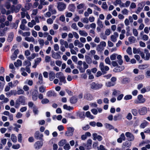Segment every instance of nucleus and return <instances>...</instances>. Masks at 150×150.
<instances>
[{
  "mask_svg": "<svg viewBox=\"0 0 150 150\" xmlns=\"http://www.w3.org/2000/svg\"><path fill=\"white\" fill-rule=\"evenodd\" d=\"M118 55L117 54L114 53L111 55L110 56V58L111 60H114L116 59V56Z\"/></svg>",
  "mask_w": 150,
  "mask_h": 150,
  "instance_id": "nucleus-41",
  "label": "nucleus"
},
{
  "mask_svg": "<svg viewBox=\"0 0 150 150\" xmlns=\"http://www.w3.org/2000/svg\"><path fill=\"white\" fill-rule=\"evenodd\" d=\"M144 52L146 54L145 60H149L150 57V53L149 52L148 50L146 49H144Z\"/></svg>",
  "mask_w": 150,
  "mask_h": 150,
  "instance_id": "nucleus-18",
  "label": "nucleus"
},
{
  "mask_svg": "<svg viewBox=\"0 0 150 150\" xmlns=\"http://www.w3.org/2000/svg\"><path fill=\"white\" fill-rule=\"evenodd\" d=\"M24 65L26 66L27 67L30 66L31 65V63L29 61H25L23 63Z\"/></svg>",
  "mask_w": 150,
  "mask_h": 150,
  "instance_id": "nucleus-57",
  "label": "nucleus"
},
{
  "mask_svg": "<svg viewBox=\"0 0 150 150\" xmlns=\"http://www.w3.org/2000/svg\"><path fill=\"white\" fill-rule=\"evenodd\" d=\"M86 60L87 63L88 64L91 63L92 61L91 59L88 56H86Z\"/></svg>",
  "mask_w": 150,
  "mask_h": 150,
  "instance_id": "nucleus-37",
  "label": "nucleus"
},
{
  "mask_svg": "<svg viewBox=\"0 0 150 150\" xmlns=\"http://www.w3.org/2000/svg\"><path fill=\"white\" fill-rule=\"evenodd\" d=\"M49 100L47 98L43 99L41 101V103L42 104H46L49 103Z\"/></svg>",
  "mask_w": 150,
  "mask_h": 150,
  "instance_id": "nucleus-56",
  "label": "nucleus"
},
{
  "mask_svg": "<svg viewBox=\"0 0 150 150\" xmlns=\"http://www.w3.org/2000/svg\"><path fill=\"white\" fill-rule=\"evenodd\" d=\"M132 98V96L131 95H127L125 96L124 97V99L125 100L131 99Z\"/></svg>",
  "mask_w": 150,
  "mask_h": 150,
  "instance_id": "nucleus-49",
  "label": "nucleus"
},
{
  "mask_svg": "<svg viewBox=\"0 0 150 150\" xmlns=\"http://www.w3.org/2000/svg\"><path fill=\"white\" fill-rule=\"evenodd\" d=\"M128 39L131 43H134L136 40L134 36H131L129 37Z\"/></svg>",
  "mask_w": 150,
  "mask_h": 150,
  "instance_id": "nucleus-29",
  "label": "nucleus"
},
{
  "mask_svg": "<svg viewBox=\"0 0 150 150\" xmlns=\"http://www.w3.org/2000/svg\"><path fill=\"white\" fill-rule=\"evenodd\" d=\"M39 43L41 46H43L44 44V40L42 39H40L38 40Z\"/></svg>",
  "mask_w": 150,
  "mask_h": 150,
  "instance_id": "nucleus-47",
  "label": "nucleus"
},
{
  "mask_svg": "<svg viewBox=\"0 0 150 150\" xmlns=\"http://www.w3.org/2000/svg\"><path fill=\"white\" fill-rule=\"evenodd\" d=\"M79 35L82 36L86 37L88 35L87 33L84 30H79Z\"/></svg>",
  "mask_w": 150,
  "mask_h": 150,
  "instance_id": "nucleus-24",
  "label": "nucleus"
},
{
  "mask_svg": "<svg viewBox=\"0 0 150 150\" xmlns=\"http://www.w3.org/2000/svg\"><path fill=\"white\" fill-rule=\"evenodd\" d=\"M126 52L129 55H132V50L131 47H128L126 50Z\"/></svg>",
  "mask_w": 150,
  "mask_h": 150,
  "instance_id": "nucleus-42",
  "label": "nucleus"
},
{
  "mask_svg": "<svg viewBox=\"0 0 150 150\" xmlns=\"http://www.w3.org/2000/svg\"><path fill=\"white\" fill-rule=\"evenodd\" d=\"M81 21L83 23H87L89 22L88 19L87 18H81Z\"/></svg>",
  "mask_w": 150,
  "mask_h": 150,
  "instance_id": "nucleus-43",
  "label": "nucleus"
},
{
  "mask_svg": "<svg viewBox=\"0 0 150 150\" xmlns=\"http://www.w3.org/2000/svg\"><path fill=\"white\" fill-rule=\"evenodd\" d=\"M40 2L41 4L43 5H48L49 4L48 2L45 1V0H40Z\"/></svg>",
  "mask_w": 150,
  "mask_h": 150,
  "instance_id": "nucleus-62",
  "label": "nucleus"
},
{
  "mask_svg": "<svg viewBox=\"0 0 150 150\" xmlns=\"http://www.w3.org/2000/svg\"><path fill=\"white\" fill-rule=\"evenodd\" d=\"M35 138L37 140H42L43 137V135L40 133L39 131H36L35 133Z\"/></svg>",
  "mask_w": 150,
  "mask_h": 150,
  "instance_id": "nucleus-11",
  "label": "nucleus"
},
{
  "mask_svg": "<svg viewBox=\"0 0 150 150\" xmlns=\"http://www.w3.org/2000/svg\"><path fill=\"white\" fill-rule=\"evenodd\" d=\"M145 99L142 95H139L137 96V99L135 100L134 103L136 104H140L144 103L145 101Z\"/></svg>",
  "mask_w": 150,
  "mask_h": 150,
  "instance_id": "nucleus-5",
  "label": "nucleus"
},
{
  "mask_svg": "<svg viewBox=\"0 0 150 150\" xmlns=\"http://www.w3.org/2000/svg\"><path fill=\"white\" fill-rule=\"evenodd\" d=\"M99 67L100 70L103 73H105L106 71H108L109 69V67L107 66H105L104 63L103 62H101L99 65Z\"/></svg>",
  "mask_w": 150,
  "mask_h": 150,
  "instance_id": "nucleus-6",
  "label": "nucleus"
},
{
  "mask_svg": "<svg viewBox=\"0 0 150 150\" xmlns=\"http://www.w3.org/2000/svg\"><path fill=\"white\" fill-rule=\"evenodd\" d=\"M132 32L134 36L136 37H137L138 36V33L137 30L135 28L133 29L132 30Z\"/></svg>",
  "mask_w": 150,
  "mask_h": 150,
  "instance_id": "nucleus-51",
  "label": "nucleus"
},
{
  "mask_svg": "<svg viewBox=\"0 0 150 150\" xmlns=\"http://www.w3.org/2000/svg\"><path fill=\"white\" fill-rule=\"evenodd\" d=\"M30 35V32H25L22 33V35L23 36H29Z\"/></svg>",
  "mask_w": 150,
  "mask_h": 150,
  "instance_id": "nucleus-63",
  "label": "nucleus"
},
{
  "mask_svg": "<svg viewBox=\"0 0 150 150\" xmlns=\"http://www.w3.org/2000/svg\"><path fill=\"white\" fill-rule=\"evenodd\" d=\"M125 135L129 141H132L134 139V137L133 134L129 132H126L125 133Z\"/></svg>",
  "mask_w": 150,
  "mask_h": 150,
  "instance_id": "nucleus-7",
  "label": "nucleus"
},
{
  "mask_svg": "<svg viewBox=\"0 0 150 150\" xmlns=\"http://www.w3.org/2000/svg\"><path fill=\"white\" fill-rule=\"evenodd\" d=\"M117 59L118 60L117 62L118 64L121 65L123 63V61L122 59V57L120 55H118L117 56Z\"/></svg>",
  "mask_w": 150,
  "mask_h": 150,
  "instance_id": "nucleus-23",
  "label": "nucleus"
},
{
  "mask_svg": "<svg viewBox=\"0 0 150 150\" xmlns=\"http://www.w3.org/2000/svg\"><path fill=\"white\" fill-rule=\"evenodd\" d=\"M105 125L106 128L109 130L114 128L113 126L109 124L106 123L105 124Z\"/></svg>",
  "mask_w": 150,
  "mask_h": 150,
  "instance_id": "nucleus-34",
  "label": "nucleus"
},
{
  "mask_svg": "<svg viewBox=\"0 0 150 150\" xmlns=\"http://www.w3.org/2000/svg\"><path fill=\"white\" fill-rule=\"evenodd\" d=\"M64 149L65 150H69L70 149V146L69 144H66L64 146Z\"/></svg>",
  "mask_w": 150,
  "mask_h": 150,
  "instance_id": "nucleus-59",
  "label": "nucleus"
},
{
  "mask_svg": "<svg viewBox=\"0 0 150 150\" xmlns=\"http://www.w3.org/2000/svg\"><path fill=\"white\" fill-rule=\"evenodd\" d=\"M145 5V4H144V2H142L139 4L138 5L139 6L137 10L136 11V13L137 14H139V13L142 10L143 7Z\"/></svg>",
  "mask_w": 150,
  "mask_h": 150,
  "instance_id": "nucleus-13",
  "label": "nucleus"
},
{
  "mask_svg": "<svg viewBox=\"0 0 150 150\" xmlns=\"http://www.w3.org/2000/svg\"><path fill=\"white\" fill-rule=\"evenodd\" d=\"M51 59V57L49 56H46L45 58V61L46 62H49Z\"/></svg>",
  "mask_w": 150,
  "mask_h": 150,
  "instance_id": "nucleus-53",
  "label": "nucleus"
},
{
  "mask_svg": "<svg viewBox=\"0 0 150 150\" xmlns=\"http://www.w3.org/2000/svg\"><path fill=\"white\" fill-rule=\"evenodd\" d=\"M5 6L8 9L10 8L11 13H13L14 12L16 13L18 12L20 9L21 8V4H18L16 7L13 5L11 6L9 2H7L5 4Z\"/></svg>",
  "mask_w": 150,
  "mask_h": 150,
  "instance_id": "nucleus-1",
  "label": "nucleus"
},
{
  "mask_svg": "<svg viewBox=\"0 0 150 150\" xmlns=\"http://www.w3.org/2000/svg\"><path fill=\"white\" fill-rule=\"evenodd\" d=\"M103 86L102 83H96L93 82L90 84V87L93 90H98L101 88Z\"/></svg>",
  "mask_w": 150,
  "mask_h": 150,
  "instance_id": "nucleus-3",
  "label": "nucleus"
},
{
  "mask_svg": "<svg viewBox=\"0 0 150 150\" xmlns=\"http://www.w3.org/2000/svg\"><path fill=\"white\" fill-rule=\"evenodd\" d=\"M106 46V43L104 41H101L100 44L97 45L96 47V50L98 52H101L104 49V47Z\"/></svg>",
  "mask_w": 150,
  "mask_h": 150,
  "instance_id": "nucleus-4",
  "label": "nucleus"
},
{
  "mask_svg": "<svg viewBox=\"0 0 150 150\" xmlns=\"http://www.w3.org/2000/svg\"><path fill=\"white\" fill-rule=\"evenodd\" d=\"M149 91H150V87H147L146 88L144 87L141 89V93H144Z\"/></svg>",
  "mask_w": 150,
  "mask_h": 150,
  "instance_id": "nucleus-21",
  "label": "nucleus"
},
{
  "mask_svg": "<svg viewBox=\"0 0 150 150\" xmlns=\"http://www.w3.org/2000/svg\"><path fill=\"white\" fill-rule=\"evenodd\" d=\"M66 140L64 139H62L58 143V145L60 146H63L66 143Z\"/></svg>",
  "mask_w": 150,
  "mask_h": 150,
  "instance_id": "nucleus-30",
  "label": "nucleus"
},
{
  "mask_svg": "<svg viewBox=\"0 0 150 150\" xmlns=\"http://www.w3.org/2000/svg\"><path fill=\"white\" fill-rule=\"evenodd\" d=\"M102 8L104 9H106L107 8L108 6L106 2H103L102 5Z\"/></svg>",
  "mask_w": 150,
  "mask_h": 150,
  "instance_id": "nucleus-55",
  "label": "nucleus"
},
{
  "mask_svg": "<svg viewBox=\"0 0 150 150\" xmlns=\"http://www.w3.org/2000/svg\"><path fill=\"white\" fill-rule=\"evenodd\" d=\"M64 76L63 73L62 72L57 73L56 74V77L59 79Z\"/></svg>",
  "mask_w": 150,
  "mask_h": 150,
  "instance_id": "nucleus-38",
  "label": "nucleus"
},
{
  "mask_svg": "<svg viewBox=\"0 0 150 150\" xmlns=\"http://www.w3.org/2000/svg\"><path fill=\"white\" fill-rule=\"evenodd\" d=\"M38 92L37 91L35 90L34 91L32 94V98L33 100L35 101L38 99Z\"/></svg>",
  "mask_w": 150,
  "mask_h": 150,
  "instance_id": "nucleus-16",
  "label": "nucleus"
},
{
  "mask_svg": "<svg viewBox=\"0 0 150 150\" xmlns=\"http://www.w3.org/2000/svg\"><path fill=\"white\" fill-rule=\"evenodd\" d=\"M69 10L73 12L76 9L75 6L73 4H69L68 7Z\"/></svg>",
  "mask_w": 150,
  "mask_h": 150,
  "instance_id": "nucleus-27",
  "label": "nucleus"
},
{
  "mask_svg": "<svg viewBox=\"0 0 150 150\" xmlns=\"http://www.w3.org/2000/svg\"><path fill=\"white\" fill-rule=\"evenodd\" d=\"M47 95L48 97H51L52 96H55L56 95L54 91H49L47 93Z\"/></svg>",
  "mask_w": 150,
  "mask_h": 150,
  "instance_id": "nucleus-32",
  "label": "nucleus"
},
{
  "mask_svg": "<svg viewBox=\"0 0 150 150\" xmlns=\"http://www.w3.org/2000/svg\"><path fill=\"white\" fill-rule=\"evenodd\" d=\"M133 52L134 54H139L141 52L140 48L137 49L136 48L134 47L133 49Z\"/></svg>",
  "mask_w": 150,
  "mask_h": 150,
  "instance_id": "nucleus-33",
  "label": "nucleus"
},
{
  "mask_svg": "<svg viewBox=\"0 0 150 150\" xmlns=\"http://www.w3.org/2000/svg\"><path fill=\"white\" fill-rule=\"evenodd\" d=\"M13 34L12 32L9 35L8 40L9 41H11L13 38Z\"/></svg>",
  "mask_w": 150,
  "mask_h": 150,
  "instance_id": "nucleus-45",
  "label": "nucleus"
},
{
  "mask_svg": "<svg viewBox=\"0 0 150 150\" xmlns=\"http://www.w3.org/2000/svg\"><path fill=\"white\" fill-rule=\"evenodd\" d=\"M147 67L146 64L141 65L139 66V68L141 69H144Z\"/></svg>",
  "mask_w": 150,
  "mask_h": 150,
  "instance_id": "nucleus-54",
  "label": "nucleus"
},
{
  "mask_svg": "<svg viewBox=\"0 0 150 150\" xmlns=\"http://www.w3.org/2000/svg\"><path fill=\"white\" fill-rule=\"evenodd\" d=\"M56 16H52L51 18H49L47 19V22L48 24L51 25L53 23V21L56 18Z\"/></svg>",
  "mask_w": 150,
  "mask_h": 150,
  "instance_id": "nucleus-17",
  "label": "nucleus"
},
{
  "mask_svg": "<svg viewBox=\"0 0 150 150\" xmlns=\"http://www.w3.org/2000/svg\"><path fill=\"white\" fill-rule=\"evenodd\" d=\"M21 104L24 105L25 104V98L24 96H20L15 102V107L16 108H19Z\"/></svg>",
  "mask_w": 150,
  "mask_h": 150,
  "instance_id": "nucleus-2",
  "label": "nucleus"
},
{
  "mask_svg": "<svg viewBox=\"0 0 150 150\" xmlns=\"http://www.w3.org/2000/svg\"><path fill=\"white\" fill-rule=\"evenodd\" d=\"M90 96V95L89 94L86 93L84 95V98L87 100H90L91 98H89Z\"/></svg>",
  "mask_w": 150,
  "mask_h": 150,
  "instance_id": "nucleus-61",
  "label": "nucleus"
},
{
  "mask_svg": "<svg viewBox=\"0 0 150 150\" xmlns=\"http://www.w3.org/2000/svg\"><path fill=\"white\" fill-rule=\"evenodd\" d=\"M92 144V141L91 139H88L87 144V148L88 150L90 149L91 148V145Z\"/></svg>",
  "mask_w": 150,
  "mask_h": 150,
  "instance_id": "nucleus-22",
  "label": "nucleus"
},
{
  "mask_svg": "<svg viewBox=\"0 0 150 150\" xmlns=\"http://www.w3.org/2000/svg\"><path fill=\"white\" fill-rule=\"evenodd\" d=\"M131 112L134 116H137L138 114V111L135 109H133L132 110Z\"/></svg>",
  "mask_w": 150,
  "mask_h": 150,
  "instance_id": "nucleus-44",
  "label": "nucleus"
},
{
  "mask_svg": "<svg viewBox=\"0 0 150 150\" xmlns=\"http://www.w3.org/2000/svg\"><path fill=\"white\" fill-rule=\"evenodd\" d=\"M63 107L64 109H66L67 110H70L72 109V108L70 106H67V105H64Z\"/></svg>",
  "mask_w": 150,
  "mask_h": 150,
  "instance_id": "nucleus-48",
  "label": "nucleus"
},
{
  "mask_svg": "<svg viewBox=\"0 0 150 150\" xmlns=\"http://www.w3.org/2000/svg\"><path fill=\"white\" fill-rule=\"evenodd\" d=\"M74 131V128L72 127L68 128L67 131L65 132L66 136L69 137L72 136Z\"/></svg>",
  "mask_w": 150,
  "mask_h": 150,
  "instance_id": "nucleus-9",
  "label": "nucleus"
},
{
  "mask_svg": "<svg viewBox=\"0 0 150 150\" xmlns=\"http://www.w3.org/2000/svg\"><path fill=\"white\" fill-rule=\"evenodd\" d=\"M60 81V82H63L64 83H66V81L65 80V78L64 76H63L62 77L59 79Z\"/></svg>",
  "mask_w": 150,
  "mask_h": 150,
  "instance_id": "nucleus-60",
  "label": "nucleus"
},
{
  "mask_svg": "<svg viewBox=\"0 0 150 150\" xmlns=\"http://www.w3.org/2000/svg\"><path fill=\"white\" fill-rule=\"evenodd\" d=\"M1 12L2 14H6V15H8L10 14L11 12V11H8L7 12L5 9L2 8L1 10Z\"/></svg>",
  "mask_w": 150,
  "mask_h": 150,
  "instance_id": "nucleus-28",
  "label": "nucleus"
},
{
  "mask_svg": "<svg viewBox=\"0 0 150 150\" xmlns=\"http://www.w3.org/2000/svg\"><path fill=\"white\" fill-rule=\"evenodd\" d=\"M122 13L124 15H128L129 11L126 8H124L121 11Z\"/></svg>",
  "mask_w": 150,
  "mask_h": 150,
  "instance_id": "nucleus-46",
  "label": "nucleus"
},
{
  "mask_svg": "<svg viewBox=\"0 0 150 150\" xmlns=\"http://www.w3.org/2000/svg\"><path fill=\"white\" fill-rule=\"evenodd\" d=\"M42 60V59L40 57L38 58L35 59V63L37 64H38Z\"/></svg>",
  "mask_w": 150,
  "mask_h": 150,
  "instance_id": "nucleus-50",
  "label": "nucleus"
},
{
  "mask_svg": "<svg viewBox=\"0 0 150 150\" xmlns=\"http://www.w3.org/2000/svg\"><path fill=\"white\" fill-rule=\"evenodd\" d=\"M55 73L53 71H50L49 74V79L50 81H53L55 78Z\"/></svg>",
  "mask_w": 150,
  "mask_h": 150,
  "instance_id": "nucleus-15",
  "label": "nucleus"
},
{
  "mask_svg": "<svg viewBox=\"0 0 150 150\" xmlns=\"http://www.w3.org/2000/svg\"><path fill=\"white\" fill-rule=\"evenodd\" d=\"M105 63L107 64L110 65L111 64V61L109 57H107L105 59Z\"/></svg>",
  "mask_w": 150,
  "mask_h": 150,
  "instance_id": "nucleus-58",
  "label": "nucleus"
},
{
  "mask_svg": "<svg viewBox=\"0 0 150 150\" xmlns=\"http://www.w3.org/2000/svg\"><path fill=\"white\" fill-rule=\"evenodd\" d=\"M115 85L114 83L110 81L107 82L105 83V85L108 87H110L112 86H114Z\"/></svg>",
  "mask_w": 150,
  "mask_h": 150,
  "instance_id": "nucleus-39",
  "label": "nucleus"
},
{
  "mask_svg": "<svg viewBox=\"0 0 150 150\" xmlns=\"http://www.w3.org/2000/svg\"><path fill=\"white\" fill-rule=\"evenodd\" d=\"M14 64L16 67H18L21 66L22 64V62L20 60H18L16 62L14 63Z\"/></svg>",
  "mask_w": 150,
  "mask_h": 150,
  "instance_id": "nucleus-31",
  "label": "nucleus"
},
{
  "mask_svg": "<svg viewBox=\"0 0 150 150\" xmlns=\"http://www.w3.org/2000/svg\"><path fill=\"white\" fill-rule=\"evenodd\" d=\"M97 24L98 25V26H99L100 28H103V26L102 24V22L99 19H98Z\"/></svg>",
  "mask_w": 150,
  "mask_h": 150,
  "instance_id": "nucleus-40",
  "label": "nucleus"
},
{
  "mask_svg": "<svg viewBox=\"0 0 150 150\" xmlns=\"http://www.w3.org/2000/svg\"><path fill=\"white\" fill-rule=\"evenodd\" d=\"M81 73H83L85 71V70L83 67H82L81 66H79L78 67Z\"/></svg>",
  "mask_w": 150,
  "mask_h": 150,
  "instance_id": "nucleus-64",
  "label": "nucleus"
},
{
  "mask_svg": "<svg viewBox=\"0 0 150 150\" xmlns=\"http://www.w3.org/2000/svg\"><path fill=\"white\" fill-rule=\"evenodd\" d=\"M25 40L29 42H35V39L32 37H26L25 38Z\"/></svg>",
  "mask_w": 150,
  "mask_h": 150,
  "instance_id": "nucleus-26",
  "label": "nucleus"
},
{
  "mask_svg": "<svg viewBox=\"0 0 150 150\" xmlns=\"http://www.w3.org/2000/svg\"><path fill=\"white\" fill-rule=\"evenodd\" d=\"M124 69L125 67L124 66H122L116 67L114 69L113 71L115 72H119L122 71Z\"/></svg>",
  "mask_w": 150,
  "mask_h": 150,
  "instance_id": "nucleus-19",
  "label": "nucleus"
},
{
  "mask_svg": "<svg viewBox=\"0 0 150 150\" xmlns=\"http://www.w3.org/2000/svg\"><path fill=\"white\" fill-rule=\"evenodd\" d=\"M118 37V33L117 32H115L114 33L113 35L111 36V40L112 42H115L117 41V39Z\"/></svg>",
  "mask_w": 150,
  "mask_h": 150,
  "instance_id": "nucleus-14",
  "label": "nucleus"
},
{
  "mask_svg": "<svg viewBox=\"0 0 150 150\" xmlns=\"http://www.w3.org/2000/svg\"><path fill=\"white\" fill-rule=\"evenodd\" d=\"M86 116L91 119H93L94 118L93 116L91 114V113L89 111H87L86 113Z\"/></svg>",
  "mask_w": 150,
  "mask_h": 150,
  "instance_id": "nucleus-36",
  "label": "nucleus"
},
{
  "mask_svg": "<svg viewBox=\"0 0 150 150\" xmlns=\"http://www.w3.org/2000/svg\"><path fill=\"white\" fill-rule=\"evenodd\" d=\"M11 138L13 142L16 143L17 142V137L14 134H11Z\"/></svg>",
  "mask_w": 150,
  "mask_h": 150,
  "instance_id": "nucleus-35",
  "label": "nucleus"
},
{
  "mask_svg": "<svg viewBox=\"0 0 150 150\" xmlns=\"http://www.w3.org/2000/svg\"><path fill=\"white\" fill-rule=\"evenodd\" d=\"M39 82L40 83H42L43 81V77L42 74H39Z\"/></svg>",
  "mask_w": 150,
  "mask_h": 150,
  "instance_id": "nucleus-52",
  "label": "nucleus"
},
{
  "mask_svg": "<svg viewBox=\"0 0 150 150\" xmlns=\"http://www.w3.org/2000/svg\"><path fill=\"white\" fill-rule=\"evenodd\" d=\"M66 4L62 2H59L58 3L57 8L59 11H62L64 10L66 8Z\"/></svg>",
  "mask_w": 150,
  "mask_h": 150,
  "instance_id": "nucleus-8",
  "label": "nucleus"
},
{
  "mask_svg": "<svg viewBox=\"0 0 150 150\" xmlns=\"http://www.w3.org/2000/svg\"><path fill=\"white\" fill-rule=\"evenodd\" d=\"M139 114L141 115L146 114L147 112V110L146 107H144L140 108L138 110Z\"/></svg>",
  "mask_w": 150,
  "mask_h": 150,
  "instance_id": "nucleus-10",
  "label": "nucleus"
},
{
  "mask_svg": "<svg viewBox=\"0 0 150 150\" xmlns=\"http://www.w3.org/2000/svg\"><path fill=\"white\" fill-rule=\"evenodd\" d=\"M52 57L55 59H60L61 57V56L58 53L55 52L52 53Z\"/></svg>",
  "mask_w": 150,
  "mask_h": 150,
  "instance_id": "nucleus-20",
  "label": "nucleus"
},
{
  "mask_svg": "<svg viewBox=\"0 0 150 150\" xmlns=\"http://www.w3.org/2000/svg\"><path fill=\"white\" fill-rule=\"evenodd\" d=\"M43 145V143L39 141L36 142L34 144V148L36 149H39Z\"/></svg>",
  "mask_w": 150,
  "mask_h": 150,
  "instance_id": "nucleus-12",
  "label": "nucleus"
},
{
  "mask_svg": "<svg viewBox=\"0 0 150 150\" xmlns=\"http://www.w3.org/2000/svg\"><path fill=\"white\" fill-rule=\"evenodd\" d=\"M38 54H36L35 53H32L31 56L27 57L28 60H31L32 59H34L36 56H38Z\"/></svg>",
  "mask_w": 150,
  "mask_h": 150,
  "instance_id": "nucleus-25",
  "label": "nucleus"
}]
</instances>
